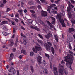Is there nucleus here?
I'll return each mask as SVG.
<instances>
[{
	"mask_svg": "<svg viewBox=\"0 0 75 75\" xmlns=\"http://www.w3.org/2000/svg\"><path fill=\"white\" fill-rule=\"evenodd\" d=\"M41 15L42 16L44 17H47V12L42 10V11Z\"/></svg>",
	"mask_w": 75,
	"mask_h": 75,
	"instance_id": "8",
	"label": "nucleus"
},
{
	"mask_svg": "<svg viewBox=\"0 0 75 75\" xmlns=\"http://www.w3.org/2000/svg\"><path fill=\"white\" fill-rule=\"evenodd\" d=\"M42 64L44 65H46V64H47V63H46V62H45V61L44 60L42 62Z\"/></svg>",
	"mask_w": 75,
	"mask_h": 75,
	"instance_id": "42",
	"label": "nucleus"
},
{
	"mask_svg": "<svg viewBox=\"0 0 75 75\" xmlns=\"http://www.w3.org/2000/svg\"><path fill=\"white\" fill-rule=\"evenodd\" d=\"M71 5H72V4H71V2H69V3H68V6L69 7H70Z\"/></svg>",
	"mask_w": 75,
	"mask_h": 75,
	"instance_id": "49",
	"label": "nucleus"
},
{
	"mask_svg": "<svg viewBox=\"0 0 75 75\" xmlns=\"http://www.w3.org/2000/svg\"><path fill=\"white\" fill-rule=\"evenodd\" d=\"M53 71L55 75H58V69L57 68L55 67H53Z\"/></svg>",
	"mask_w": 75,
	"mask_h": 75,
	"instance_id": "7",
	"label": "nucleus"
},
{
	"mask_svg": "<svg viewBox=\"0 0 75 75\" xmlns=\"http://www.w3.org/2000/svg\"><path fill=\"white\" fill-rule=\"evenodd\" d=\"M47 43L48 44V45H50V46H52V44L50 42H47Z\"/></svg>",
	"mask_w": 75,
	"mask_h": 75,
	"instance_id": "45",
	"label": "nucleus"
},
{
	"mask_svg": "<svg viewBox=\"0 0 75 75\" xmlns=\"http://www.w3.org/2000/svg\"><path fill=\"white\" fill-rule=\"evenodd\" d=\"M38 36L41 39H44V37L42 36L40 34H38Z\"/></svg>",
	"mask_w": 75,
	"mask_h": 75,
	"instance_id": "26",
	"label": "nucleus"
},
{
	"mask_svg": "<svg viewBox=\"0 0 75 75\" xmlns=\"http://www.w3.org/2000/svg\"><path fill=\"white\" fill-rule=\"evenodd\" d=\"M30 12L32 13V14H34L35 13V11L33 10H30Z\"/></svg>",
	"mask_w": 75,
	"mask_h": 75,
	"instance_id": "37",
	"label": "nucleus"
},
{
	"mask_svg": "<svg viewBox=\"0 0 75 75\" xmlns=\"http://www.w3.org/2000/svg\"><path fill=\"white\" fill-rule=\"evenodd\" d=\"M16 18H19V14L18 13H17L15 15Z\"/></svg>",
	"mask_w": 75,
	"mask_h": 75,
	"instance_id": "34",
	"label": "nucleus"
},
{
	"mask_svg": "<svg viewBox=\"0 0 75 75\" xmlns=\"http://www.w3.org/2000/svg\"><path fill=\"white\" fill-rule=\"evenodd\" d=\"M2 22H1L0 23V25H3V24H5V23H7V21H2Z\"/></svg>",
	"mask_w": 75,
	"mask_h": 75,
	"instance_id": "24",
	"label": "nucleus"
},
{
	"mask_svg": "<svg viewBox=\"0 0 75 75\" xmlns=\"http://www.w3.org/2000/svg\"><path fill=\"white\" fill-rule=\"evenodd\" d=\"M32 50L34 52H35V53H37L38 52L37 51H41V50H42L41 47L40 46H35V48L33 47Z\"/></svg>",
	"mask_w": 75,
	"mask_h": 75,
	"instance_id": "4",
	"label": "nucleus"
},
{
	"mask_svg": "<svg viewBox=\"0 0 75 75\" xmlns=\"http://www.w3.org/2000/svg\"><path fill=\"white\" fill-rule=\"evenodd\" d=\"M6 19H7V20H8V21L9 22V23H10V22H11V20L9 19V18H6Z\"/></svg>",
	"mask_w": 75,
	"mask_h": 75,
	"instance_id": "60",
	"label": "nucleus"
},
{
	"mask_svg": "<svg viewBox=\"0 0 75 75\" xmlns=\"http://www.w3.org/2000/svg\"><path fill=\"white\" fill-rule=\"evenodd\" d=\"M28 22L29 23H32V22H33V21L32 20L29 19L28 20Z\"/></svg>",
	"mask_w": 75,
	"mask_h": 75,
	"instance_id": "46",
	"label": "nucleus"
},
{
	"mask_svg": "<svg viewBox=\"0 0 75 75\" xmlns=\"http://www.w3.org/2000/svg\"><path fill=\"white\" fill-rule=\"evenodd\" d=\"M9 42V45L10 46L12 47L14 45V41L13 40H11L8 41Z\"/></svg>",
	"mask_w": 75,
	"mask_h": 75,
	"instance_id": "10",
	"label": "nucleus"
},
{
	"mask_svg": "<svg viewBox=\"0 0 75 75\" xmlns=\"http://www.w3.org/2000/svg\"><path fill=\"white\" fill-rule=\"evenodd\" d=\"M64 58L65 59L64 61L67 62L66 64V66L69 68H70L71 70H72V71L73 70L71 66L72 65V63H73V61H74L73 56L71 54H69L67 55V56L65 57Z\"/></svg>",
	"mask_w": 75,
	"mask_h": 75,
	"instance_id": "1",
	"label": "nucleus"
},
{
	"mask_svg": "<svg viewBox=\"0 0 75 75\" xmlns=\"http://www.w3.org/2000/svg\"><path fill=\"white\" fill-rule=\"evenodd\" d=\"M19 14L21 16H23V13L21 12V13H20Z\"/></svg>",
	"mask_w": 75,
	"mask_h": 75,
	"instance_id": "61",
	"label": "nucleus"
},
{
	"mask_svg": "<svg viewBox=\"0 0 75 75\" xmlns=\"http://www.w3.org/2000/svg\"><path fill=\"white\" fill-rule=\"evenodd\" d=\"M68 46L70 49H72V47L71 46V44L69 43L68 45Z\"/></svg>",
	"mask_w": 75,
	"mask_h": 75,
	"instance_id": "43",
	"label": "nucleus"
},
{
	"mask_svg": "<svg viewBox=\"0 0 75 75\" xmlns=\"http://www.w3.org/2000/svg\"><path fill=\"white\" fill-rule=\"evenodd\" d=\"M45 55L46 57H47V58H50V55L49 54H47V53H45Z\"/></svg>",
	"mask_w": 75,
	"mask_h": 75,
	"instance_id": "30",
	"label": "nucleus"
},
{
	"mask_svg": "<svg viewBox=\"0 0 75 75\" xmlns=\"http://www.w3.org/2000/svg\"><path fill=\"white\" fill-rule=\"evenodd\" d=\"M46 22H47L48 25H50V27L52 28L53 27V25L50 22L48 21H46Z\"/></svg>",
	"mask_w": 75,
	"mask_h": 75,
	"instance_id": "16",
	"label": "nucleus"
},
{
	"mask_svg": "<svg viewBox=\"0 0 75 75\" xmlns=\"http://www.w3.org/2000/svg\"><path fill=\"white\" fill-rule=\"evenodd\" d=\"M17 75H20V71L19 70L17 71Z\"/></svg>",
	"mask_w": 75,
	"mask_h": 75,
	"instance_id": "50",
	"label": "nucleus"
},
{
	"mask_svg": "<svg viewBox=\"0 0 75 75\" xmlns=\"http://www.w3.org/2000/svg\"><path fill=\"white\" fill-rule=\"evenodd\" d=\"M8 71L9 72H12L13 74L16 72V70L14 69V68H11L10 69L8 70Z\"/></svg>",
	"mask_w": 75,
	"mask_h": 75,
	"instance_id": "9",
	"label": "nucleus"
},
{
	"mask_svg": "<svg viewBox=\"0 0 75 75\" xmlns=\"http://www.w3.org/2000/svg\"><path fill=\"white\" fill-rule=\"evenodd\" d=\"M21 53H23L24 55H25V50H21Z\"/></svg>",
	"mask_w": 75,
	"mask_h": 75,
	"instance_id": "28",
	"label": "nucleus"
},
{
	"mask_svg": "<svg viewBox=\"0 0 75 75\" xmlns=\"http://www.w3.org/2000/svg\"><path fill=\"white\" fill-rule=\"evenodd\" d=\"M71 7L70 6H69V7H67V12L69 13L71 11Z\"/></svg>",
	"mask_w": 75,
	"mask_h": 75,
	"instance_id": "21",
	"label": "nucleus"
},
{
	"mask_svg": "<svg viewBox=\"0 0 75 75\" xmlns=\"http://www.w3.org/2000/svg\"><path fill=\"white\" fill-rule=\"evenodd\" d=\"M38 61L39 65H41L42 64L41 61H42V57L39 56L38 57Z\"/></svg>",
	"mask_w": 75,
	"mask_h": 75,
	"instance_id": "6",
	"label": "nucleus"
},
{
	"mask_svg": "<svg viewBox=\"0 0 75 75\" xmlns=\"http://www.w3.org/2000/svg\"><path fill=\"white\" fill-rule=\"evenodd\" d=\"M72 24V26H74V24H75V19H72L71 20Z\"/></svg>",
	"mask_w": 75,
	"mask_h": 75,
	"instance_id": "18",
	"label": "nucleus"
},
{
	"mask_svg": "<svg viewBox=\"0 0 75 75\" xmlns=\"http://www.w3.org/2000/svg\"><path fill=\"white\" fill-rule=\"evenodd\" d=\"M28 3L29 4H30V5H32V4H33V1H30L28 2Z\"/></svg>",
	"mask_w": 75,
	"mask_h": 75,
	"instance_id": "35",
	"label": "nucleus"
},
{
	"mask_svg": "<svg viewBox=\"0 0 75 75\" xmlns=\"http://www.w3.org/2000/svg\"><path fill=\"white\" fill-rule=\"evenodd\" d=\"M23 42L24 45H26L27 44V40L25 38H23Z\"/></svg>",
	"mask_w": 75,
	"mask_h": 75,
	"instance_id": "12",
	"label": "nucleus"
},
{
	"mask_svg": "<svg viewBox=\"0 0 75 75\" xmlns=\"http://www.w3.org/2000/svg\"><path fill=\"white\" fill-rule=\"evenodd\" d=\"M15 20L16 22H18V20L17 19H15Z\"/></svg>",
	"mask_w": 75,
	"mask_h": 75,
	"instance_id": "62",
	"label": "nucleus"
},
{
	"mask_svg": "<svg viewBox=\"0 0 75 75\" xmlns=\"http://www.w3.org/2000/svg\"><path fill=\"white\" fill-rule=\"evenodd\" d=\"M11 23L12 25H15V23L13 21H11Z\"/></svg>",
	"mask_w": 75,
	"mask_h": 75,
	"instance_id": "51",
	"label": "nucleus"
},
{
	"mask_svg": "<svg viewBox=\"0 0 75 75\" xmlns=\"http://www.w3.org/2000/svg\"><path fill=\"white\" fill-rule=\"evenodd\" d=\"M34 54V53L33 52H30V56L31 57H33V56Z\"/></svg>",
	"mask_w": 75,
	"mask_h": 75,
	"instance_id": "32",
	"label": "nucleus"
},
{
	"mask_svg": "<svg viewBox=\"0 0 75 75\" xmlns=\"http://www.w3.org/2000/svg\"><path fill=\"white\" fill-rule=\"evenodd\" d=\"M74 31V29L73 28H70L69 29V32L71 33V32H73Z\"/></svg>",
	"mask_w": 75,
	"mask_h": 75,
	"instance_id": "15",
	"label": "nucleus"
},
{
	"mask_svg": "<svg viewBox=\"0 0 75 75\" xmlns=\"http://www.w3.org/2000/svg\"><path fill=\"white\" fill-rule=\"evenodd\" d=\"M54 37L55 38V40L57 42H58V37L56 35H54Z\"/></svg>",
	"mask_w": 75,
	"mask_h": 75,
	"instance_id": "14",
	"label": "nucleus"
},
{
	"mask_svg": "<svg viewBox=\"0 0 75 75\" xmlns=\"http://www.w3.org/2000/svg\"><path fill=\"white\" fill-rule=\"evenodd\" d=\"M50 8H52V7H54L55 6H56V5L54 4H50Z\"/></svg>",
	"mask_w": 75,
	"mask_h": 75,
	"instance_id": "25",
	"label": "nucleus"
},
{
	"mask_svg": "<svg viewBox=\"0 0 75 75\" xmlns=\"http://www.w3.org/2000/svg\"><path fill=\"white\" fill-rule=\"evenodd\" d=\"M47 11H48L49 13V14H51V10H50V8H48L47 10Z\"/></svg>",
	"mask_w": 75,
	"mask_h": 75,
	"instance_id": "44",
	"label": "nucleus"
},
{
	"mask_svg": "<svg viewBox=\"0 0 75 75\" xmlns=\"http://www.w3.org/2000/svg\"><path fill=\"white\" fill-rule=\"evenodd\" d=\"M14 45H15V47H17V42H15Z\"/></svg>",
	"mask_w": 75,
	"mask_h": 75,
	"instance_id": "52",
	"label": "nucleus"
},
{
	"mask_svg": "<svg viewBox=\"0 0 75 75\" xmlns=\"http://www.w3.org/2000/svg\"><path fill=\"white\" fill-rule=\"evenodd\" d=\"M44 47L47 50H50L51 46L49 45L47 43H45L44 45Z\"/></svg>",
	"mask_w": 75,
	"mask_h": 75,
	"instance_id": "5",
	"label": "nucleus"
},
{
	"mask_svg": "<svg viewBox=\"0 0 75 75\" xmlns=\"http://www.w3.org/2000/svg\"><path fill=\"white\" fill-rule=\"evenodd\" d=\"M23 11L24 13H27V10L26 9H25Z\"/></svg>",
	"mask_w": 75,
	"mask_h": 75,
	"instance_id": "56",
	"label": "nucleus"
},
{
	"mask_svg": "<svg viewBox=\"0 0 75 75\" xmlns=\"http://www.w3.org/2000/svg\"><path fill=\"white\" fill-rule=\"evenodd\" d=\"M43 72L44 74H48V71L46 69H44L43 70Z\"/></svg>",
	"mask_w": 75,
	"mask_h": 75,
	"instance_id": "19",
	"label": "nucleus"
},
{
	"mask_svg": "<svg viewBox=\"0 0 75 75\" xmlns=\"http://www.w3.org/2000/svg\"><path fill=\"white\" fill-rule=\"evenodd\" d=\"M52 20V24H55V19L53 17H52L51 18Z\"/></svg>",
	"mask_w": 75,
	"mask_h": 75,
	"instance_id": "13",
	"label": "nucleus"
},
{
	"mask_svg": "<svg viewBox=\"0 0 75 75\" xmlns=\"http://www.w3.org/2000/svg\"><path fill=\"white\" fill-rule=\"evenodd\" d=\"M70 1L72 3H73V4H75V1L73 0H70Z\"/></svg>",
	"mask_w": 75,
	"mask_h": 75,
	"instance_id": "53",
	"label": "nucleus"
},
{
	"mask_svg": "<svg viewBox=\"0 0 75 75\" xmlns=\"http://www.w3.org/2000/svg\"><path fill=\"white\" fill-rule=\"evenodd\" d=\"M69 18H71V17L72 16V15L70 13V14H69Z\"/></svg>",
	"mask_w": 75,
	"mask_h": 75,
	"instance_id": "40",
	"label": "nucleus"
},
{
	"mask_svg": "<svg viewBox=\"0 0 75 75\" xmlns=\"http://www.w3.org/2000/svg\"><path fill=\"white\" fill-rule=\"evenodd\" d=\"M21 7L24 8V2H21Z\"/></svg>",
	"mask_w": 75,
	"mask_h": 75,
	"instance_id": "29",
	"label": "nucleus"
},
{
	"mask_svg": "<svg viewBox=\"0 0 75 75\" xmlns=\"http://www.w3.org/2000/svg\"><path fill=\"white\" fill-rule=\"evenodd\" d=\"M16 29H15V28H13V33H16Z\"/></svg>",
	"mask_w": 75,
	"mask_h": 75,
	"instance_id": "63",
	"label": "nucleus"
},
{
	"mask_svg": "<svg viewBox=\"0 0 75 75\" xmlns=\"http://www.w3.org/2000/svg\"><path fill=\"white\" fill-rule=\"evenodd\" d=\"M4 4H1L0 5V7H4Z\"/></svg>",
	"mask_w": 75,
	"mask_h": 75,
	"instance_id": "47",
	"label": "nucleus"
},
{
	"mask_svg": "<svg viewBox=\"0 0 75 75\" xmlns=\"http://www.w3.org/2000/svg\"><path fill=\"white\" fill-rule=\"evenodd\" d=\"M9 16L11 17H14V14H13V13H12L9 15Z\"/></svg>",
	"mask_w": 75,
	"mask_h": 75,
	"instance_id": "48",
	"label": "nucleus"
},
{
	"mask_svg": "<svg viewBox=\"0 0 75 75\" xmlns=\"http://www.w3.org/2000/svg\"><path fill=\"white\" fill-rule=\"evenodd\" d=\"M38 8H39V9H40V8H41V7H40V5H38Z\"/></svg>",
	"mask_w": 75,
	"mask_h": 75,
	"instance_id": "58",
	"label": "nucleus"
},
{
	"mask_svg": "<svg viewBox=\"0 0 75 75\" xmlns=\"http://www.w3.org/2000/svg\"><path fill=\"white\" fill-rule=\"evenodd\" d=\"M30 68H31V71L32 72V73H33L34 72V68H33V67L32 66H30Z\"/></svg>",
	"mask_w": 75,
	"mask_h": 75,
	"instance_id": "27",
	"label": "nucleus"
},
{
	"mask_svg": "<svg viewBox=\"0 0 75 75\" xmlns=\"http://www.w3.org/2000/svg\"><path fill=\"white\" fill-rule=\"evenodd\" d=\"M52 13L53 14H55L57 13V12L56 11L54 10L52 11Z\"/></svg>",
	"mask_w": 75,
	"mask_h": 75,
	"instance_id": "36",
	"label": "nucleus"
},
{
	"mask_svg": "<svg viewBox=\"0 0 75 75\" xmlns=\"http://www.w3.org/2000/svg\"><path fill=\"white\" fill-rule=\"evenodd\" d=\"M2 34L4 35L5 36H7V35H8V33H6L5 32H3Z\"/></svg>",
	"mask_w": 75,
	"mask_h": 75,
	"instance_id": "23",
	"label": "nucleus"
},
{
	"mask_svg": "<svg viewBox=\"0 0 75 75\" xmlns=\"http://www.w3.org/2000/svg\"><path fill=\"white\" fill-rule=\"evenodd\" d=\"M45 37L47 39H49L50 38V37L47 35H45Z\"/></svg>",
	"mask_w": 75,
	"mask_h": 75,
	"instance_id": "41",
	"label": "nucleus"
},
{
	"mask_svg": "<svg viewBox=\"0 0 75 75\" xmlns=\"http://www.w3.org/2000/svg\"><path fill=\"white\" fill-rule=\"evenodd\" d=\"M11 9H10V8H7L6 11V12H9L10 11H11Z\"/></svg>",
	"mask_w": 75,
	"mask_h": 75,
	"instance_id": "33",
	"label": "nucleus"
},
{
	"mask_svg": "<svg viewBox=\"0 0 75 75\" xmlns=\"http://www.w3.org/2000/svg\"><path fill=\"white\" fill-rule=\"evenodd\" d=\"M30 27L31 28L35 29V30H37V31H39L40 30V29L38 28L37 27H34L33 26H31Z\"/></svg>",
	"mask_w": 75,
	"mask_h": 75,
	"instance_id": "11",
	"label": "nucleus"
},
{
	"mask_svg": "<svg viewBox=\"0 0 75 75\" xmlns=\"http://www.w3.org/2000/svg\"><path fill=\"white\" fill-rule=\"evenodd\" d=\"M51 51H52V52L53 54V55H54V53H55V50H54V48L53 47H51Z\"/></svg>",
	"mask_w": 75,
	"mask_h": 75,
	"instance_id": "20",
	"label": "nucleus"
},
{
	"mask_svg": "<svg viewBox=\"0 0 75 75\" xmlns=\"http://www.w3.org/2000/svg\"><path fill=\"white\" fill-rule=\"evenodd\" d=\"M3 2L4 4L6 3H7V1L6 0H3Z\"/></svg>",
	"mask_w": 75,
	"mask_h": 75,
	"instance_id": "55",
	"label": "nucleus"
},
{
	"mask_svg": "<svg viewBox=\"0 0 75 75\" xmlns=\"http://www.w3.org/2000/svg\"><path fill=\"white\" fill-rule=\"evenodd\" d=\"M14 57V54L13 53H12L10 54V58H13Z\"/></svg>",
	"mask_w": 75,
	"mask_h": 75,
	"instance_id": "31",
	"label": "nucleus"
},
{
	"mask_svg": "<svg viewBox=\"0 0 75 75\" xmlns=\"http://www.w3.org/2000/svg\"><path fill=\"white\" fill-rule=\"evenodd\" d=\"M21 28L22 30H25V28H24V27L23 26H21Z\"/></svg>",
	"mask_w": 75,
	"mask_h": 75,
	"instance_id": "54",
	"label": "nucleus"
},
{
	"mask_svg": "<svg viewBox=\"0 0 75 75\" xmlns=\"http://www.w3.org/2000/svg\"><path fill=\"white\" fill-rule=\"evenodd\" d=\"M21 23L23 24V25H25V24H24V21H21Z\"/></svg>",
	"mask_w": 75,
	"mask_h": 75,
	"instance_id": "57",
	"label": "nucleus"
},
{
	"mask_svg": "<svg viewBox=\"0 0 75 75\" xmlns=\"http://www.w3.org/2000/svg\"><path fill=\"white\" fill-rule=\"evenodd\" d=\"M37 41L38 42H39L40 44H41L42 45H43V44H44V43H43V42H42V41L41 40H40V39H38Z\"/></svg>",
	"mask_w": 75,
	"mask_h": 75,
	"instance_id": "22",
	"label": "nucleus"
},
{
	"mask_svg": "<svg viewBox=\"0 0 75 75\" xmlns=\"http://www.w3.org/2000/svg\"><path fill=\"white\" fill-rule=\"evenodd\" d=\"M50 68L52 69V63L51 62L50 63Z\"/></svg>",
	"mask_w": 75,
	"mask_h": 75,
	"instance_id": "59",
	"label": "nucleus"
},
{
	"mask_svg": "<svg viewBox=\"0 0 75 75\" xmlns=\"http://www.w3.org/2000/svg\"><path fill=\"white\" fill-rule=\"evenodd\" d=\"M59 68H60L59 70V75H64V67L61 65L60 64L59 65Z\"/></svg>",
	"mask_w": 75,
	"mask_h": 75,
	"instance_id": "2",
	"label": "nucleus"
},
{
	"mask_svg": "<svg viewBox=\"0 0 75 75\" xmlns=\"http://www.w3.org/2000/svg\"><path fill=\"white\" fill-rule=\"evenodd\" d=\"M21 35L22 36V37H24V38H26V36H25V35H23L22 33H21Z\"/></svg>",
	"mask_w": 75,
	"mask_h": 75,
	"instance_id": "38",
	"label": "nucleus"
},
{
	"mask_svg": "<svg viewBox=\"0 0 75 75\" xmlns=\"http://www.w3.org/2000/svg\"><path fill=\"white\" fill-rule=\"evenodd\" d=\"M2 28L4 30V31H7L8 30H7V28H6L4 26H2Z\"/></svg>",
	"mask_w": 75,
	"mask_h": 75,
	"instance_id": "17",
	"label": "nucleus"
},
{
	"mask_svg": "<svg viewBox=\"0 0 75 75\" xmlns=\"http://www.w3.org/2000/svg\"><path fill=\"white\" fill-rule=\"evenodd\" d=\"M62 16L61 15L59 14L57 15V18L59 20V21L61 23L63 27H66V26L65 25V23L63 19H61Z\"/></svg>",
	"mask_w": 75,
	"mask_h": 75,
	"instance_id": "3",
	"label": "nucleus"
},
{
	"mask_svg": "<svg viewBox=\"0 0 75 75\" xmlns=\"http://www.w3.org/2000/svg\"><path fill=\"white\" fill-rule=\"evenodd\" d=\"M58 2H58V1H55V3H56V4H58Z\"/></svg>",
	"mask_w": 75,
	"mask_h": 75,
	"instance_id": "64",
	"label": "nucleus"
},
{
	"mask_svg": "<svg viewBox=\"0 0 75 75\" xmlns=\"http://www.w3.org/2000/svg\"><path fill=\"white\" fill-rule=\"evenodd\" d=\"M47 35L49 37H51V36H52V34H51V33H49L47 34Z\"/></svg>",
	"mask_w": 75,
	"mask_h": 75,
	"instance_id": "39",
	"label": "nucleus"
}]
</instances>
